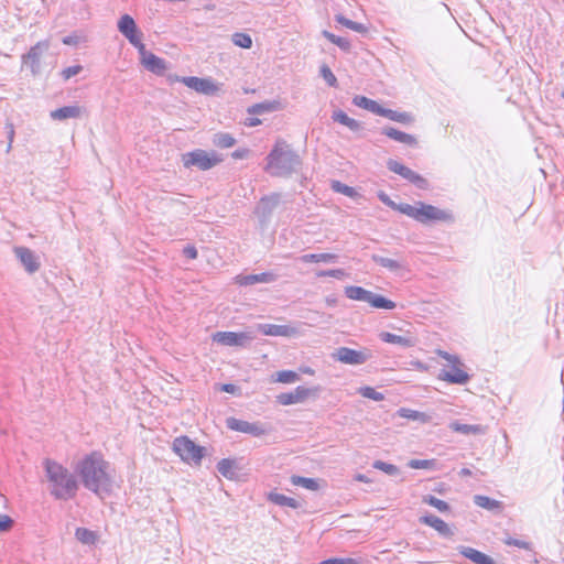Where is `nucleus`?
I'll return each instance as SVG.
<instances>
[{
	"instance_id": "1",
	"label": "nucleus",
	"mask_w": 564,
	"mask_h": 564,
	"mask_svg": "<svg viewBox=\"0 0 564 564\" xmlns=\"http://www.w3.org/2000/svg\"><path fill=\"white\" fill-rule=\"evenodd\" d=\"M75 471L79 476L84 487L104 498L108 496L115 485V469L98 452H93L82 458Z\"/></svg>"
},
{
	"instance_id": "2",
	"label": "nucleus",
	"mask_w": 564,
	"mask_h": 564,
	"mask_svg": "<svg viewBox=\"0 0 564 564\" xmlns=\"http://www.w3.org/2000/svg\"><path fill=\"white\" fill-rule=\"evenodd\" d=\"M44 469L50 482V492L56 499L69 500L74 498L78 490V482L75 476L59 463L45 459Z\"/></svg>"
},
{
	"instance_id": "3",
	"label": "nucleus",
	"mask_w": 564,
	"mask_h": 564,
	"mask_svg": "<svg viewBox=\"0 0 564 564\" xmlns=\"http://www.w3.org/2000/svg\"><path fill=\"white\" fill-rule=\"evenodd\" d=\"M301 166L300 156L284 140H278L267 156L264 170L272 176H289Z\"/></svg>"
},
{
	"instance_id": "4",
	"label": "nucleus",
	"mask_w": 564,
	"mask_h": 564,
	"mask_svg": "<svg viewBox=\"0 0 564 564\" xmlns=\"http://www.w3.org/2000/svg\"><path fill=\"white\" fill-rule=\"evenodd\" d=\"M436 354L445 359L449 369H442L438 379L453 384H465L469 380V375L464 370V365L456 355H451L444 350H436Z\"/></svg>"
},
{
	"instance_id": "5",
	"label": "nucleus",
	"mask_w": 564,
	"mask_h": 564,
	"mask_svg": "<svg viewBox=\"0 0 564 564\" xmlns=\"http://www.w3.org/2000/svg\"><path fill=\"white\" fill-rule=\"evenodd\" d=\"M344 292L348 299L367 302L375 308L393 310L397 306L393 301L388 300L382 295L376 294L361 286L348 285L345 288Z\"/></svg>"
},
{
	"instance_id": "6",
	"label": "nucleus",
	"mask_w": 564,
	"mask_h": 564,
	"mask_svg": "<svg viewBox=\"0 0 564 564\" xmlns=\"http://www.w3.org/2000/svg\"><path fill=\"white\" fill-rule=\"evenodd\" d=\"M173 451L187 464L199 465L205 454V448L195 444L187 436H180L173 441Z\"/></svg>"
},
{
	"instance_id": "7",
	"label": "nucleus",
	"mask_w": 564,
	"mask_h": 564,
	"mask_svg": "<svg viewBox=\"0 0 564 564\" xmlns=\"http://www.w3.org/2000/svg\"><path fill=\"white\" fill-rule=\"evenodd\" d=\"M182 162L185 167L196 166L200 171H207L223 162V158L215 151L197 149L183 154Z\"/></svg>"
},
{
	"instance_id": "8",
	"label": "nucleus",
	"mask_w": 564,
	"mask_h": 564,
	"mask_svg": "<svg viewBox=\"0 0 564 564\" xmlns=\"http://www.w3.org/2000/svg\"><path fill=\"white\" fill-rule=\"evenodd\" d=\"M414 219L422 224H426L429 221L452 223L454 217L448 210L440 209L433 205L420 202L416 204Z\"/></svg>"
},
{
	"instance_id": "9",
	"label": "nucleus",
	"mask_w": 564,
	"mask_h": 564,
	"mask_svg": "<svg viewBox=\"0 0 564 564\" xmlns=\"http://www.w3.org/2000/svg\"><path fill=\"white\" fill-rule=\"evenodd\" d=\"M254 335L251 332H217L213 334V340L228 347H246L250 345Z\"/></svg>"
},
{
	"instance_id": "10",
	"label": "nucleus",
	"mask_w": 564,
	"mask_h": 564,
	"mask_svg": "<svg viewBox=\"0 0 564 564\" xmlns=\"http://www.w3.org/2000/svg\"><path fill=\"white\" fill-rule=\"evenodd\" d=\"M332 358L345 365H362L371 358L368 349L355 350L348 347H339L333 354Z\"/></svg>"
},
{
	"instance_id": "11",
	"label": "nucleus",
	"mask_w": 564,
	"mask_h": 564,
	"mask_svg": "<svg viewBox=\"0 0 564 564\" xmlns=\"http://www.w3.org/2000/svg\"><path fill=\"white\" fill-rule=\"evenodd\" d=\"M181 83L184 84L186 87L195 90L196 93L203 94L206 96H214L220 89V85L218 83H216L215 80H213L212 78L186 76V77H182Z\"/></svg>"
},
{
	"instance_id": "12",
	"label": "nucleus",
	"mask_w": 564,
	"mask_h": 564,
	"mask_svg": "<svg viewBox=\"0 0 564 564\" xmlns=\"http://www.w3.org/2000/svg\"><path fill=\"white\" fill-rule=\"evenodd\" d=\"M387 165L391 172L399 174L403 178H405L409 182H411L412 184H414L420 189L429 188L427 180H425L423 176H421L420 174H417L410 167L401 164L400 162H398L395 160H389Z\"/></svg>"
},
{
	"instance_id": "13",
	"label": "nucleus",
	"mask_w": 564,
	"mask_h": 564,
	"mask_svg": "<svg viewBox=\"0 0 564 564\" xmlns=\"http://www.w3.org/2000/svg\"><path fill=\"white\" fill-rule=\"evenodd\" d=\"M48 50V42L41 41L30 48V51L22 56L23 65L28 66L32 75H37L41 72V58Z\"/></svg>"
},
{
	"instance_id": "14",
	"label": "nucleus",
	"mask_w": 564,
	"mask_h": 564,
	"mask_svg": "<svg viewBox=\"0 0 564 564\" xmlns=\"http://www.w3.org/2000/svg\"><path fill=\"white\" fill-rule=\"evenodd\" d=\"M319 392V388H305L303 386L296 387L291 392H283L276 397V400L282 405H291L304 402L307 398L316 395Z\"/></svg>"
},
{
	"instance_id": "15",
	"label": "nucleus",
	"mask_w": 564,
	"mask_h": 564,
	"mask_svg": "<svg viewBox=\"0 0 564 564\" xmlns=\"http://www.w3.org/2000/svg\"><path fill=\"white\" fill-rule=\"evenodd\" d=\"M280 195L276 193H273L271 195L264 196L260 199L256 207V215L259 218L260 225L262 227L267 226L269 223L272 213L280 204Z\"/></svg>"
},
{
	"instance_id": "16",
	"label": "nucleus",
	"mask_w": 564,
	"mask_h": 564,
	"mask_svg": "<svg viewBox=\"0 0 564 564\" xmlns=\"http://www.w3.org/2000/svg\"><path fill=\"white\" fill-rule=\"evenodd\" d=\"M226 425L232 431L250 434L252 436H262L267 433V430L261 423H250L236 417H228L226 420Z\"/></svg>"
},
{
	"instance_id": "17",
	"label": "nucleus",
	"mask_w": 564,
	"mask_h": 564,
	"mask_svg": "<svg viewBox=\"0 0 564 564\" xmlns=\"http://www.w3.org/2000/svg\"><path fill=\"white\" fill-rule=\"evenodd\" d=\"M14 254L20 260L28 273L32 274L40 269V259L31 249L26 247H15Z\"/></svg>"
},
{
	"instance_id": "18",
	"label": "nucleus",
	"mask_w": 564,
	"mask_h": 564,
	"mask_svg": "<svg viewBox=\"0 0 564 564\" xmlns=\"http://www.w3.org/2000/svg\"><path fill=\"white\" fill-rule=\"evenodd\" d=\"M258 330L265 336L294 337L300 330L291 325L259 324Z\"/></svg>"
},
{
	"instance_id": "19",
	"label": "nucleus",
	"mask_w": 564,
	"mask_h": 564,
	"mask_svg": "<svg viewBox=\"0 0 564 564\" xmlns=\"http://www.w3.org/2000/svg\"><path fill=\"white\" fill-rule=\"evenodd\" d=\"M118 30L119 32L129 41L137 39L142 35L139 31L133 18L129 14H123L118 21Z\"/></svg>"
},
{
	"instance_id": "20",
	"label": "nucleus",
	"mask_w": 564,
	"mask_h": 564,
	"mask_svg": "<svg viewBox=\"0 0 564 564\" xmlns=\"http://www.w3.org/2000/svg\"><path fill=\"white\" fill-rule=\"evenodd\" d=\"M276 280V275L273 272H262L258 274L237 275L236 282L239 285L247 286L256 283H271Z\"/></svg>"
},
{
	"instance_id": "21",
	"label": "nucleus",
	"mask_w": 564,
	"mask_h": 564,
	"mask_svg": "<svg viewBox=\"0 0 564 564\" xmlns=\"http://www.w3.org/2000/svg\"><path fill=\"white\" fill-rule=\"evenodd\" d=\"M459 553L475 564H496L489 555L469 546H460Z\"/></svg>"
},
{
	"instance_id": "22",
	"label": "nucleus",
	"mask_w": 564,
	"mask_h": 564,
	"mask_svg": "<svg viewBox=\"0 0 564 564\" xmlns=\"http://www.w3.org/2000/svg\"><path fill=\"white\" fill-rule=\"evenodd\" d=\"M141 64L145 69L156 75H162L167 68L166 62L153 53L147 55Z\"/></svg>"
},
{
	"instance_id": "23",
	"label": "nucleus",
	"mask_w": 564,
	"mask_h": 564,
	"mask_svg": "<svg viewBox=\"0 0 564 564\" xmlns=\"http://www.w3.org/2000/svg\"><path fill=\"white\" fill-rule=\"evenodd\" d=\"M382 134L387 135L388 138L398 141L400 143H404L411 147L416 145L417 141L414 135L405 133L403 131H400L392 127H387L382 129Z\"/></svg>"
},
{
	"instance_id": "24",
	"label": "nucleus",
	"mask_w": 564,
	"mask_h": 564,
	"mask_svg": "<svg viewBox=\"0 0 564 564\" xmlns=\"http://www.w3.org/2000/svg\"><path fill=\"white\" fill-rule=\"evenodd\" d=\"M380 339L384 343L400 345L402 347H414L417 343L415 337L400 336L389 332H382L379 335Z\"/></svg>"
},
{
	"instance_id": "25",
	"label": "nucleus",
	"mask_w": 564,
	"mask_h": 564,
	"mask_svg": "<svg viewBox=\"0 0 564 564\" xmlns=\"http://www.w3.org/2000/svg\"><path fill=\"white\" fill-rule=\"evenodd\" d=\"M83 110L79 106H65L51 111L50 116L53 120L63 121L70 118H79Z\"/></svg>"
},
{
	"instance_id": "26",
	"label": "nucleus",
	"mask_w": 564,
	"mask_h": 564,
	"mask_svg": "<svg viewBox=\"0 0 564 564\" xmlns=\"http://www.w3.org/2000/svg\"><path fill=\"white\" fill-rule=\"evenodd\" d=\"M332 119L343 126H346L349 130L358 132L362 130V123L354 118H350L343 110H335L332 115Z\"/></svg>"
},
{
	"instance_id": "27",
	"label": "nucleus",
	"mask_w": 564,
	"mask_h": 564,
	"mask_svg": "<svg viewBox=\"0 0 564 564\" xmlns=\"http://www.w3.org/2000/svg\"><path fill=\"white\" fill-rule=\"evenodd\" d=\"M352 104L378 116H382L384 109V107L380 106L376 100L359 95L352 98Z\"/></svg>"
},
{
	"instance_id": "28",
	"label": "nucleus",
	"mask_w": 564,
	"mask_h": 564,
	"mask_svg": "<svg viewBox=\"0 0 564 564\" xmlns=\"http://www.w3.org/2000/svg\"><path fill=\"white\" fill-rule=\"evenodd\" d=\"M420 521L426 525L432 527L434 530H436L442 535L447 536L452 533L448 524L445 521H443L441 518H438L434 514L421 517Z\"/></svg>"
},
{
	"instance_id": "29",
	"label": "nucleus",
	"mask_w": 564,
	"mask_h": 564,
	"mask_svg": "<svg viewBox=\"0 0 564 564\" xmlns=\"http://www.w3.org/2000/svg\"><path fill=\"white\" fill-rule=\"evenodd\" d=\"M371 259L377 264L388 269L391 272L399 273V272L405 270L404 263L397 259H391V258L382 257L379 254H372Z\"/></svg>"
},
{
	"instance_id": "30",
	"label": "nucleus",
	"mask_w": 564,
	"mask_h": 564,
	"mask_svg": "<svg viewBox=\"0 0 564 564\" xmlns=\"http://www.w3.org/2000/svg\"><path fill=\"white\" fill-rule=\"evenodd\" d=\"M338 259L335 253H307L303 254L299 258V260L303 263H334Z\"/></svg>"
},
{
	"instance_id": "31",
	"label": "nucleus",
	"mask_w": 564,
	"mask_h": 564,
	"mask_svg": "<svg viewBox=\"0 0 564 564\" xmlns=\"http://www.w3.org/2000/svg\"><path fill=\"white\" fill-rule=\"evenodd\" d=\"M474 502L479 508L489 510V511H501L502 502L496 499H492L487 496L476 495L474 496Z\"/></svg>"
},
{
	"instance_id": "32",
	"label": "nucleus",
	"mask_w": 564,
	"mask_h": 564,
	"mask_svg": "<svg viewBox=\"0 0 564 564\" xmlns=\"http://www.w3.org/2000/svg\"><path fill=\"white\" fill-rule=\"evenodd\" d=\"M381 117L388 118L392 121L403 124H411L414 121V118L411 113L405 111H397L388 108L383 109Z\"/></svg>"
},
{
	"instance_id": "33",
	"label": "nucleus",
	"mask_w": 564,
	"mask_h": 564,
	"mask_svg": "<svg viewBox=\"0 0 564 564\" xmlns=\"http://www.w3.org/2000/svg\"><path fill=\"white\" fill-rule=\"evenodd\" d=\"M449 429L454 432L462 433L465 435L469 434H484L485 427L478 424H463L457 421L449 424Z\"/></svg>"
},
{
	"instance_id": "34",
	"label": "nucleus",
	"mask_w": 564,
	"mask_h": 564,
	"mask_svg": "<svg viewBox=\"0 0 564 564\" xmlns=\"http://www.w3.org/2000/svg\"><path fill=\"white\" fill-rule=\"evenodd\" d=\"M268 499L272 503L281 506V507H289L292 509H297L301 507L300 502L296 499L288 497L282 494H278V492H270L268 496Z\"/></svg>"
},
{
	"instance_id": "35",
	"label": "nucleus",
	"mask_w": 564,
	"mask_h": 564,
	"mask_svg": "<svg viewBox=\"0 0 564 564\" xmlns=\"http://www.w3.org/2000/svg\"><path fill=\"white\" fill-rule=\"evenodd\" d=\"M290 482L296 487H303L311 491H317L319 489V481L315 478H306L297 475H293L290 478Z\"/></svg>"
},
{
	"instance_id": "36",
	"label": "nucleus",
	"mask_w": 564,
	"mask_h": 564,
	"mask_svg": "<svg viewBox=\"0 0 564 564\" xmlns=\"http://www.w3.org/2000/svg\"><path fill=\"white\" fill-rule=\"evenodd\" d=\"M218 473L227 479L236 477V463L232 459L224 458L217 464Z\"/></svg>"
},
{
	"instance_id": "37",
	"label": "nucleus",
	"mask_w": 564,
	"mask_h": 564,
	"mask_svg": "<svg viewBox=\"0 0 564 564\" xmlns=\"http://www.w3.org/2000/svg\"><path fill=\"white\" fill-rule=\"evenodd\" d=\"M279 109L278 101H264L250 106L248 112L251 115H262L265 112H272Z\"/></svg>"
},
{
	"instance_id": "38",
	"label": "nucleus",
	"mask_w": 564,
	"mask_h": 564,
	"mask_svg": "<svg viewBox=\"0 0 564 564\" xmlns=\"http://www.w3.org/2000/svg\"><path fill=\"white\" fill-rule=\"evenodd\" d=\"M213 143L218 148L228 149L235 145L236 140L230 133L219 132L214 135Z\"/></svg>"
},
{
	"instance_id": "39",
	"label": "nucleus",
	"mask_w": 564,
	"mask_h": 564,
	"mask_svg": "<svg viewBox=\"0 0 564 564\" xmlns=\"http://www.w3.org/2000/svg\"><path fill=\"white\" fill-rule=\"evenodd\" d=\"M300 379V376L297 372L293 370H281L275 372V375L272 377L273 382H280V383H294Z\"/></svg>"
},
{
	"instance_id": "40",
	"label": "nucleus",
	"mask_w": 564,
	"mask_h": 564,
	"mask_svg": "<svg viewBox=\"0 0 564 564\" xmlns=\"http://www.w3.org/2000/svg\"><path fill=\"white\" fill-rule=\"evenodd\" d=\"M398 415L400 417H404V419H409V420H413V421H421L424 423L427 422L430 419L429 415H426L423 412H419V411L406 409V408L399 409Z\"/></svg>"
},
{
	"instance_id": "41",
	"label": "nucleus",
	"mask_w": 564,
	"mask_h": 564,
	"mask_svg": "<svg viewBox=\"0 0 564 564\" xmlns=\"http://www.w3.org/2000/svg\"><path fill=\"white\" fill-rule=\"evenodd\" d=\"M76 539L83 544H94L97 540V534L86 528H77L75 532Z\"/></svg>"
},
{
	"instance_id": "42",
	"label": "nucleus",
	"mask_w": 564,
	"mask_h": 564,
	"mask_svg": "<svg viewBox=\"0 0 564 564\" xmlns=\"http://www.w3.org/2000/svg\"><path fill=\"white\" fill-rule=\"evenodd\" d=\"M322 34L324 37H326L332 43L336 44L343 51L348 52L350 50V42L347 39L337 36L326 30H324Z\"/></svg>"
},
{
	"instance_id": "43",
	"label": "nucleus",
	"mask_w": 564,
	"mask_h": 564,
	"mask_svg": "<svg viewBox=\"0 0 564 564\" xmlns=\"http://www.w3.org/2000/svg\"><path fill=\"white\" fill-rule=\"evenodd\" d=\"M336 21L339 24L346 26L347 29H350L358 33H365L367 31V28L362 23L351 21L341 14L336 15Z\"/></svg>"
},
{
	"instance_id": "44",
	"label": "nucleus",
	"mask_w": 564,
	"mask_h": 564,
	"mask_svg": "<svg viewBox=\"0 0 564 564\" xmlns=\"http://www.w3.org/2000/svg\"><path fill=\"white\" fill-rule=\"evenodd\" d=\"M408 466L413 469H436L437 462L435 459H411Z\"/></svg>"
},
{
	"instance_id": "45",
	"label": "nucleus",
	"mask_w": 564,
	"mask_h": 564,
	"mask_svg": "<svg viewBox=\"0 0 564 564\" xmlns=\"http://www.w3.org/2000/svg\"><path fill=\"white\" fill-rule=\"evenodd\" d=\"M372 467L390 476H398L400 474V469L395 465L382 460H375Z\"/></svg>"
},
{
	"instance_id": "46",
	"label": "nucleus",
	"mask_w": 564,
	"mask_h": 564,
	"mask_svg": "<svg viewBox=\"0 0 564 564\" xmlns=\"http://www.w3.org/2000/svg\"><path fill=\"white\" fill-rule=\"evenodd\" d=\"M423 502L436 508L441 512H446L449 510V506L446 501L431 495L423 497Z\"/></svg>"
},
{
	"instance_id": "47",
	"label": "nucleus",
	"mask_w": 564,
	"mask_h": 564,
	"mask_svg": "<svg viewBox=\"0 0 564 564\" xmlns=\"http://www.w3.org/2000/svg\"><path fill=\"white\" fill-rule=\"evenodd\" d=\"M359 394H361L364 398L373 400V401H382L384 399V395L381 392H378L372 387H361L358 390Z\"/></svg>"
},
{
	"instance_id": "48",
	"label": "nucleus",
	"mask_w": 564,
	"mask_h": 564,
	"mask_svg": "<svg viewBox=\"0 0 564 564\" xmlns=\"http://www.w3.org/2000/svg\"><path fill=\"white\" fill-rule=\"evenodd\" d=\"M232 42L235 43V45L242 48H250L252 45V40L250 35L246 33H235L232 35Z\"/></svg>"
},
{
	"instance_id": "49",
	"label": "nucleus",
	"mask_w": 564,
	"mask_h": 564,
	"mask_svg": "<svg viewBox=\"0 0 564 564\" xmlns=\"http://www.w3.org/2000/svg\"><path fill=\"white\" fill-rule=\"evenodd\" d=\"M332 188L340 194H344L348 197H354L357 195L356 189L354 187H350L346 184L340 183L339 181H334L332 183Z\"/></svg>"
},
{
	"instance_id": "50",
	"label": "nucleus",
	"mask_w": 564,
	"mask_h": 564,
	"mask_svg": "<svg viewBox=\"0 0 564 564\" xmlns=\"http://www.w3.org/2000/svg\"><path fill=\"white\" fill-rule=\"evenodd\" d=\"M318 278L324 276H330L335 279H344L347 274L343 269H329V270H322L316 273Z\"/></svg>"
},
{
	"instance_id": "51",
	"label": "nucleus",
	"mask_w": 564,
	"mask_h": 564,
	"mask_svg": "<svg viewBox=\"0 0 564 564\" xmlns=\"http://www.w3.org/2000/svg\"><path fill=\"white\" fill-rule=\"evenodd\" d=\"M321 75L330 87H335L337 85V78L327 65H323L321 67Z\"/></svg>"
},
{
	"instance_id": "52",
	"label": "nucleus",
	"mask_w": 564,
	"mask_h": 564,
	"mask_svg": "<svg viewBox=\"0 0 564 564\" xmlns=\"http://www.w3.org/2000/svg\"><path fill=\"white\" fill-rule=\"evenodd\" d=\"M129 43L138 50L141 62L147 57V55L151 53L147 51L145 45L142 43V35L138 36Z\"/></svg>"
},
{
	"instance_id": "53",
	"label": "nucleus",
	"mask_w": 564,
	"mask_h": 564,
	"mask_svg": "<svg viewBox=\"0 0 564 564\" xmlns=\"http://www.w3.org/2000/svg\"><path fill=\"white\" fill-rule=\"evenodd\" d=\"M395 209L414 219L416 205L400 204V205H397Z\"/></svg>"
},
{
	"instance_id": "54",
	"label": "nucleus",
	"mask_w": 564,
	"mask_h": 564,
	"mask_svg": "<svg viewBox=\"0 0 564 564\" xmlns=\"http://www.w3.org/2000/svg\"><path fill=\"white\" fill-rule=\"evenodd\" d=\"M505 542H506L507 545H513V546H517L519 549L531 550V544L529 542H527V541H523V540L508 538Z\"/></svg>"
},
{
	"instance_id": "55",
	"label": "nucleus",
	"mask_w": 564,
	"mask_h": 564,
	"mask_svg": "<svg viewBox=\"0 0 564 564\" xmlns=\"http://www.w3.org/2000/svg\"><path fill=\"white\" fill-rule=\"evenodd\" d=\"M13 525V520L7 514H0V532L9 531Z\"/></svg>"
},
{
	"instance_id": "56",
	"label": "nucleus",
	"mask_w": 564,
	"mask_h": 564,
	"mask_svg": "<svg viewBox=\"0 0 564 564\" xmlns=\"http://www.w3.org/2000/svg\"><path fill=\"white\" fill-rule=\"evenodd\" d=\"M82 70V66L80 65H74V66H69L67 68H65L63 72H62V76L65 80L69 79L70 77L79 74V72Z\"/></svg>"
},
{
	"instance_id": "57",
	"label": "nucleus",
	"mask_w": 564,
	"mask_h": 564,
	"mask_svg": "<svg viewBox=\"0 0 564 564\" xmlns=\"http://www.w3.org/2000/svg\"><path fill=\"white\" fill-rule=\"evenodd\" d=\"M337 564H364L360 558L352 557H335Z\"/></svg>"
},
{
	"instance_id": "58",
	"label": "nucleus",
	"mask_w": 564,
	"mask_h": 564,
	"mask_svg": "<svg viewBox=\"0 0 564 564\" xmlns=\"http://www.w3.org/2000/svg\"><path fill=\"white\" fill-rule=\"evenodd\" d=\"M183 254L188 259H196L197 258V250L194 246H186L183 249Z\"/></svg>"
},
{
	"instance_id": "59",
	"label": "nucleus",
	"mask_w": 564,
	"mask_h": 564,
	"mask_svg": "<svg viewBox=\"0 0 564 564\" xmlns=\"http://www.w3.org/2000/svg\"><path fill=\"white\" fill-rule=\"evenodd\" d=\"M7 129H8V139H9V144H8V148H7V152H9L11 150L13 138H14L13 124L12 123H8L7 124Z\"/></svg>"
},
{
	"instance_id": "60",
	"label": "nucleus",
	"mask_w": 564,
	"mask_h": 564,
	"mask_svg": "<svg viewBox=\"0 0 564 564\" xmlns=\"http://www.w3.org/2000/svg\"><path fill=\"white\" fill-rule=\"evenodd\" d=\"M221 391L235 394L238 391V387L232 383H225L221 386Z\"/></svg>"
},
{
	"instance_id": "61",
	"label": "nucleus",
	"mask_w": 564,
	"mask_h": 564,
	"mask_svg": "<svg viewBox=\"0 0 564 564\" xmlns=\"http://www.w3.org/2000/svg\"><path fill=\"white\" fill-rule=\"evenodd\" d=\"M379 198L381 199V202H383L384 204H387L388 206H391L393 208H397V204L393 203L384 193H380L379 194Z\"/></svg>"
},
{
	"instance_id": "62",
	"label": "nucleus",
	"mask_w": 564,
	"mask_h": 564,
	"mask_svg": "<svg viewBox=\"0 0 564 564\" xmlns=\"http://www.w3.org/2000/svg\"><path fill=\"white\" fill-rule=\"evenodd\" d=\"M260 123H261L260 119H258V118H250V119H248L247 126L256 127V126H259Z\"/></svg>"
},
{
	"instance_id": "63",
	"label": "nucleus",
	"mask_w": 564,
	"mask_h": 564,
	"mask_svg": "<svg viewBox=\"0 0 564 564\" xmlns=\"http://www.w3.org/2000/svg\"><path fill=\"white\" fill-rule=\"evenodd\" d=\"M325 302L328 306H335L337 304V299L335 296H327Z\"/></svg>"
},
{
	"instance_id": "64",
	"label": "nucleus",
	"mask_w": 564,
	"mask_h": 564,
	"mask_svg": "<svg viewBox=\"0 0 564 564\" xmlns=\"http://www.w3.org/2000/svg\"><path fill=\"white\" fill-rule=\"evenodd\" d=\"M246 154V151L245 150H236L235 152H232V158L234 159H242Z\"/></svg>"
}]
</instances>
